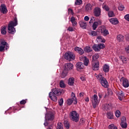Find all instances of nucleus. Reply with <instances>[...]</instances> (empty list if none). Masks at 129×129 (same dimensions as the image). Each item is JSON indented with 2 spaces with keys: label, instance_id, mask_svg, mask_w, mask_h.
I'll use <instances>...</instances> for the list:
<instances>
[{
  "label": "nucleus",
  "instance_id": "48",
  "mask_svg": "<svg viewBox=\"0 0 129 129\" xmlns=\"http://www.w3.org/2000/svg\"><path fill=\"white\" fill-rule=\"evenodd\" d=\"M64 102L63 100V98L60 99L59 100H58V104L60 105V106H62L63 105V103Z\"/></svg>",
  "mask_w": 129,
  "mask_h": 129
},
{
  "label": "nucleus",
  "instance_id": "49",
  "mask_svg": "<svg viewBox=\"0 0 129 129\" xmlns=\"http://www.w3.org/2000/svg\"><path fill=\"white\" fill-rule=\"evenodd\" d=\"M115 116L116 117H119V116H120V111H119V110L116 111Z\"/></svg>",
  "mask_w": 129,
  "mask_h": 129
},
{
  "label": "nucleus",
  "instance_id": "60",
  "mask_svg": "<svg viewBox=\"0 0 129 129\" xmlns=\"http://www.w3.org/2000/svg\"><path fill=\"white\" fill-rule=\"evenodd\" d=\"M98 96H99V98H102V94L99 93Z\"/></svg>",
  "mask_w": 129,
  "mask_h": 129
},
{
  "label": "nucleus",
  "instance_id": "42",
  "mask_svg": "<svg viewBox=\"0 0 129 129\" xmlns=\"http://www.w3.org/2000/svg\"><path fill=\"white\" fill-rule=\"evenodd\" d=\"M64 126L66 128H70V124H69V122L66 121L64 122Z\"/></svg>",
  "mask_w": 129,
  "mask_h": 129
},
{
  "label": "nucleus",
  "instance_id": "28",
  "mask_svg": "<svg viewBox=\"0 0 129 129\" xmlns=\"http://www.w3.org/2000/svg\"><path fill=\"white\" fill-rule=\"evenodd\" d=\"M81 28L82 29H86L87 26V23L85 21H80L79 22Z\"/></svg>",
  "mask_w": 129,
  "mask_h": 129
},
{
  "label": "nucleus",
  "instance_id": "23",
  "mask_svg": "<svg viewBox=\"0 0 129 129\" xmlns=\"http://www.w3.org/2000/svg\"><path fill=\"white\" fill-rule=\"evenodd\" d=\"M73 64L71 63H68L64 64V68L66 70H72L73 69Z\"/></svg>",
  "mask_w": 129,
  "mask_h": 129
},
{
  "label": "nucleus",
  "instance_id": "21",
  "mask_svg": "<svg viewBox=\"0 0 129 129\" xmlns=\"http://www.w3.org/2000/svg\"><path fill=\"white\" fill-rule=\"evenodd\" d=\"M103 107L104 108V110H106V111L111 110V108H112L111 104H105L103 106Z\"/></svg>",
  "mask_w": 129,
  "mask_h": 129
},
{
  "label": "nucleus",
  "instance_id": "64",
  "mask_svg": "<svg viewBox=\"0 0 129 129\" xmlns=\"http://www.w3.org/2000/svg\"><path fill=\"white\" fill-rule=\"evenodd\" d=\"M47 129H52V128H51L50 127H48L47 128Z\"/></svg>",
  "mask_w": 129,
  "mask_h": 129
},
{
  "label": "nucleus",
  "instance_id": "18",
  "mask_svg": "<svg viewBox=\"0 0 129 129\" xmlns=\"http://www.w3.org/2000/svg\"><path fill=\"white\" fill-rule=\"evenodd\" d=\"M94 14L95 17H99L100 14H101V10L99 8H96L94 9Z\"/></svg>",
  "mask_w": 129,
  "mask_h": 129
},
{
  "label": "nucleus",
  "instance_id": "63",
  "mask_svg": "<svg viewBox=\"0 0 129 129\" xmlns=\"http://www.w3.org/2000/svg\"><path fill=\"white\" fill-rule=\"evenodd\" d=\"M126 40H127V41H129V35L126 36Z\"/></svg>",
  "mask_w": 129,
  "mask_h": 129
},
{
  "label": "nucleus",
  "instance_id": "41",
  "mask_svg": "<svg viewBox=\"0 0 129 129\" xmlns=\"http://www.w3.org/2000/svg\"><path fill=\"white\" fill-rule=\"evenodd\" d=\"M59 85H60V87H61V88H65V87L66 86L63 80H61L60 81Z\"/></svg>",
  "mask_w": 129,
  "mask_h": 129
},
{
  "label": "nucleus",
  "instance_id": "46",
  "mask_svg": "<svg viewBox=\"0 0 129 129\" xmlns=\"http://www.w3.org/2000/svg\"><path fill=\"white\" fill-rule=\"evenodd\" d=\"M108 127L110 129H117V127L114 126V124H111L110 125H109Z\"/></svg>",
  "mask_w": 129,
  "mask_h": 129
},
{
  "label": "nucleus",
  "instance_id": "54",
  "mask_svg": "<svg viewBox=\"0 0 129 129\" xmlns=\"http://www.w3.org/2000/svg\"><path fill=\"white\" fill-rule=\"evenodd\" d=\"M124 19L126 21L129 22V14H127L124 16Z\"/></svg>",
  "mask_w": 129,
  "mask_h": 129
},
{
  "label": "nucleus",
  "instance_id": "13",
  "mask_svg": "<svg viewBox=\"0 0 129 129\" xmlns=\"http://www.w3.org/2000/svg\"><path fill=\"white\" fill-rule=\"evenodd\" d=\"M92 69L96 71L99 69V62L97 61H92Z\"/></svg>",
  "mask_w": 129,
  "mask_h": 129
},
{
  "label": "nucleus",
  "instance_id": "32",
  "mask_svg": "<svg viewBox=\"0 0 129 129\" xmlns=\"http://www.w3.org/2000/svg\"><path fill=\"white\" fill-rule=\"evenodd\" d=\"M95 77H96L97 79H98L99 81H101L102 79H104V77H102V75L100 74L97 75L96 74H95Z\"/></svg>",
  "mask_w": 129,
  "mask_h": 129
},
{
  "label": "nucleus",
  "instance_id": "52",
  "mask_svg": "<svg viewBox=\"0 0 129 129\" xmlns=\"http://www.w3.org/2000/svg\"><path fill=\"white\" fill-rule=\"evenodd\" d=\"M94 21H95V19H94V17H92L91 18V19H90L89 23H90V24H91V23H93V22H94Z\"/></svg>",
  "mask_w": 129,
  "mask_h": 129
},
{
  "label": "nucleus",
  "instance_id": "62",
  "mask_svg": "<svg viewBox=\"0 0 129 129\" xmlns=\"http://www.w3.org/2000/svg\"><path fill=\"white\" fill-rule=\"evenodd\" d=\"M84 95V93H80V97H83Z\"/></svg>",
  "mask_w": 129,
  "mask_h": 129
},
{
  "label": "nucleus",
  "instance_id": "61",
  "mask_svg": "<svg viewBox=\"0 0 129 129\" xmlns=\"http://www.w3.org/2000/svg\"><path fill=\"white\" fill-rule=\"evenodd\" d=\"M81 79L82 81H85V77H81Z\"/></svg>",
  "mask_w": 129,
  "mask_h": 129
},
{
  "label": "nucleus",
  "instance_id": "7",
  "mask_svg": "<svg viewBox=\"0 0 129 129\" xmlns=\"http://www.w3.org/2000/svg\"><path fill=\"white\" fill-rule=\"evenodd\" d=\"M105 47V46L104 45V44L100 43L98 45L94 44L93 46V49L96 52H99V51H100V49H103Z\"/></svg>",
  "mask_w": 129,
  "mask_h": 129
},
{
  "label": "nucleus",
  "instance_id": "6",
  "mask_svg": "<svg viewBox=\"0 0 129 129\" xmlns=\"http://www.w3.org/2000/svg\"><path fill=\"white\" fill-rule=\"evenodd\" d=\"M64 58L69 61H72L75 59V55L73 52H68L65 53Z\"/></svg>",
  "mask_w": 129,
  "mask_h": 129
},
{
  "label": "nucleus",
  "instance_id": "40",
  "mask_svg": "<svg viewBox=\"0 0 129 129\" xmlns=\"http://www.w3.org/2000/svg\"><path fill=\"white\" fill-rule=\"evenodd\" d=\"M56 129H64L63 128V124L61 122H58L56 126Z\"/></svg>",
  "mask_w": 129,
  "mask_h": 129
},
{
  "label": "nucleus",
  "instance_id": "12",
  "mask_svg": "<svg viewBox=\"0 0 129 129\" xmlns=\"http://www.w3.org/2000/svg\"><path fill=\"white\" fill-rule=\"evenodd\" d=\"M76 67L78 71L84 69V64L81 62H78L76 64Z\"/></svg>",
  "mask_w": 129,
  "mask_h": 129
},
{
  "label": "nucleus",
  "instance_id": "11",
  "mask_svg": "<svg viewBox=\"0 0 129 129\" xmlns=\"http://www.w3.org/2000/svg\"><path fill=\"white\" fill-rule=\"evenodd\" d=\"M120 125L122 128H126L127 127V124H126V118H125V117H122Z\"/></svg>",
  "mask_w": 129,
  "mask_h": 129
},
{
  "label": "nucleus",
  "instance_id": "35",
  "mask_svg": "<svg viewBox=\"0 0 129 129\" xmlns=\"http://www.w3.org/2000/svg\"><path fill=\"white\" fill-rule=\"evenodd\" d=\"M92 58H93L92 62H94V61H96V60H97V59L99 58V54H98V53H95L93 55Z\"/></svg>",
  "mask_w": 129,
  "mask_h": 129
},
{
  "label": "nucleus",
  "instance_id": "58",
  "mask_svg": "<svg viewBox=\"0 0 129 129\" xmlns=\"http://www.w3.org/2000/svg\"><path fill=\"white\" fill-rule=\"evenodd\" d=\"M125 50L126 53H129V45L127 47H125Z\"/></svg>",
  "mask_w": 129,
  "mask_h": 129
},
{
  "label": "nucleus",
  "instance_id": "19",
  "mask_svg": "<svg viewBox=\"0 0 129 129\" xmlns=\"http://www.w3.org/2000/svg\"><path fill=\"white\" fill-rule=\"evenodd\" d=\"M49 97H50V99L52 100V101H54V102H57V97L54 94V93L50 92L49 94Z\"/></svg>",
  "mask_w": 129,
  "mask_h": 129
},
{
  "label": "nucleus",
  "instance_id": "27",
  "mask_svg": "<svg viewBox=\"0 0 129 129\" xmlns=\"http://www.w3.org/2000/svg\"><path fill=\"white\" fill-rule=\"evenodd\" d=\"M96 41H97L98 43H105V40L104 38H102L101 36H98L97 37Z\"/></svg>",
  "mask_w": 129,
  "mask_h": 129
},
{
  "label": "nucleus",
  "instance_id": "55",
  "mask_svg": "<svg viewBox=\"0 0 129 129\" xmlns=\"http://www.w3.org/2000/svg\"><path fill=\"white\" fill-rule=\"evenodd\" d=\"M68 31H69V32H73L74 29H73V27H69L68 29Z\"/></svg>",
  "mask_w": 129,
  "mask_h": 129
},
{
  "label": "nucleus",
  "instance_id": "16",
  "mask_svg": "<svg viewBox=\"0 0 129 129\" xmlns=\"http://www.w3.org/2000/svg\"><path fill=\"white\" fill-rule=\"evenodd\" d=\"M55 95H61V93L63 92V91H61V90L59 89H53L51 92Z\"/></svg>",
  "mask_w": 129,
  "mask_h": 129
},
{
  "label": "nucleus",
  "instance_id": "20",
  "mask_svg": "<svg viewBox=\"0 0 129 129\" xmlns=\"http://www.w3.org/2000/svg\"><path fill=\"white\" fill-rule=\"evenodd\" d=\"M109 22L111 23V24H112V25H117L119 23V21H118V19L116 18H113L109 19Z\"/></svg>",
  "mask_w": 129,
  "mask_h": 129
},
{
  "label": "nucleus",
  "instance_id": "56",
  "mask_svg": "<svg viewBox=\"0 0 129 129\" xmlns=\"http://www.w3.org/2000/svg\"><path fill=\"white\" fill-rule=\"evenodd\" d=\"M68 11H69V14L73 15V10L72 9H69Z\"/></svg>",
  "mask_w": 129,
  "mask_h": 129
},
{
  "label": "nucleus",
  "instance_id": "37",
  "mask_svg": "<svg viewBox=\"0 0 129 129\" xmlns=\"http://www.w3.org/2000/svg\"><path fill=\"white\" fill-rule=\"evenodd\" d=\"M124 37L121 35H118L117 36V40L118 42H121L123 41Z\"/></svg>",
  "mask_w": 129,
  "mask_h": 129
},
{
  "label": "nucleus",
  "instance_id": "47",
  "mask_svg": "<svg viewBox=\"0 0 129 129\" xmlns=\"http://www.w3.org/2000/svg\"><path fill=\"white\" fill-rule=\"evenodd\" d=\"M102 8L103 9H104V10H106L107 12H108V11H109V7H108V6L106 5H104V4L103 5Z\"/></svg>",
  "mask_w": 129,
  "mask_h": 129
},
{
  "label": "nucleus",
  "instance_id": "44",
  "mask_svg": "<svg viewBox=\"0 0 129 129\" xmlns=\"http://www.w3.org/2000/svg\"><path fill=\"white\" fill-rule=\"evenodd\" d=\"M119 11H123L124 10V6L122 5H120L118 8Z\"/></svg>",
  "mask_w": 129,
  "mask_h": 129
},
{
  "label": "nucleus",
  "instance_id": "25",
  "mask_svg": "<svg viewBox=\"0 0 129 129\" xmlns=\"http://www.w3.org/2000/svg\"><path fill=\"white\" fill-rule=\"evenodd\" d=\"M1 12L3 14H7L8 13V9H7V6L5 4L1 5Z\"/></svg>",
  "mask_w": 129,
  "mask_h": 129
},
{
  "label": "nucleus",
  "instance_id": "53",
  "mask_svg": "<svg viewBox=\"0 0 129 129\" xmlns=\"http://www.w3.org/2000/svg\"><path fill=\"white\" fill-rule=\"evenodd\" d=\"M20 104H26L27 103L26 100H22L20 102Z\"/></svg>",
  "mask_w": 129,
  "mask_h": 129
},
{
  "label": "nucleus",
  "instance_id": "14",
  "mask_svg": "<svg viewBox=\"0 0 129 129\" xmlns=\"http://www.w3.org/2000/svg\"><path fill=\"white\" fill-rule=\"evenodd\" d=\"M101 24H102V22L100 20H99L95 22L92 25L93 30H96V29H97V27H98V25H101Z\"/></svg>",
  "mask_w": 129,
  "mask_h": 129
},
{
  "label": "nucleus",
  "instance_id": "26",
  "mask_svg": "<svg viewBox=\"0 0 129 129\" xmlns=\"http://www.w3.org/2000/svg\"><path fill=\"white\" fill-rule=\"evenodd\" d=\"M85 10L86 12H90L92 10V5L90 4H88L85 6Z\"/></svg>",
  "mask_w": 129,
  "mask_h": 129
},
{
  "label": "nucleus",
  "instance_id": "34",
  "mask_svg": "<svg viewBox=\"0 0 129 129\" xmlns=\"http://www.w3.org/2000/svg\"><path fill=\"white\" fill-rule=\"evenodd\" d=\"M71 22H72L73 26H76L77 22H76V20H75V18L74 17H72L71 18Z\"/></svg>",
  "mask_w": 129,
  "mask_h": 129
},
{
  "label": "nucleus",
  "instance_id": "51",
  "mask_svg": "<svg viewBox=\"0 0 129 129\" xmlns=\"http://www.w3.org/2000/svg\"><path fill=\"white\" fill-rule=\"evenodd\" d=\"M80 124H84L85 123V119L82 118L80 120Z\"/></svg>",
  "mask_w": 129,
  "mask_h": 129
},
{
  "label": "nucleus",
  "instance_id": "17",
  "mask_svg": "<svg viewBox=\"0 0 129 129\" xmlns=\"http://www.w3.org/2000/svg\"><path fill=\"white\" fill-rule=\"evenodd\" d=\"M101 33L104 36H107V35H109V32H108V30L106 29L105 27H102L101 29Z\"/></svg>",
  "mask_w": 129,
  "mask_h": 129
},
{
  "label": "nucleus",
  "instance_id": "8",
  "mask_svg": "<svg viewBox=\"0 0 129 129\" xmlns=\"http://www.w3.org/2000/svg\"><path fill=\"white\" fill-rule=\"evenodd\" d=\"M120 81L121 83H122V86L123 87H124L125 88H126L128 87V86H129V82H128V80L127 79H126L125 78H123V77H122L120 79Z\"/></svg>",
  "mask_w": 129,
  "mask_h": 129
},
{
  "label": "nucleus",
  "instance_id": "24",
  "mask_svg": "<svg viewBox=\"0 0 129 129\" xmlns=\"http://www.w3.org/2000/svg\"><path fill=\"white\" fill-rule=\"evenodd\" d=\"M74 82H75V79L73 77H71L68 80V84L70 86H73L74 85Z\"/></svg>",
  "mask_w": 129,
  "mask_h": 129
},
{
  "label": "nucleus",
  "instance_id": "36",
  "mask_svg": "<svg viewBox=\"0 0 129 129\" xmlns=\"http://www.w3.org/2000/svg\"><path fill=\"white\" fill-rule=\"evenodd\" d=\"M84 51L86 53H89L91 52V51H92V49H91V48H90V46H87L84 48Z\"/></svg>",
  "mask_w": 129,
  "mask_h": 129
},
{
  "label": "nucleus",
  "instance_id": "3",
  "mask_svg": "<svg viewBox=\"0 0 129 129\" xmlns=\"http://www.w3.org/2000/svg\"><path fill=\"white\" fill-rule=\"evenodd\" d=\"M91 101L94 108H96L100 102V100L98 99L97 95L95 94L91 97Z\"/></svg>",
  "mask_w": 129,
  "mask_h": 129
},
{
  "label": "nucleus",
  "instance_id": "33",
  "mask_svg": "<svg viewBox=\"0 0 129 129\" xmlns=\"http://www.w3.org/2000/svg\"><path fill=\"white\" fill-rule=\"evenodd\" d=\"M107 117L109 119H113V113L112 112H108L107 114Z\"/></svg>",
  "mask_w": 129,
  "mask_h": 129
},
{
  "label": "nucleus",
  "instance_id": "5",
  "mask_svg": "<svg viewBox=\"0 0 129 129\" xmlns=\"http://www.w3.org/2000/svg\"><path fill=\"white\" fill-rule=\"evenodd\" d=\"M71 98L68 99L67 100V105H71L73 102L74 104H77V99L76 98L74 93L72 92L71 93Z\"/></svg>",
  "mask_w": 129,
  "mask_h": 129
},
{
  "label": "nucleus",
  "instance_id": "43",
  "mask_svg": "<svg viewBox=\"0 0 129 129\" xmlns=\"http://www.w3.org/2000/svg\"><path fill=\"white\" fill-rule=\"evenodd\" d=\"M82 4V0H76L75 4L76 6H80Z\"/></svg>",
  "mask_w": 129,
  "mask_h": 129
},
{
  "label": "nucleus",
  "instance_id": "15",
  "mask_svg": "<svg viewBox=\"0 0 129 129\" xmlns=\"http://www.w3.org/2000/svg\"><path fill=\"white\" fill-rule=\"evenodd\" d=\"M100 83L103 87H104L105 88H107L108 87V83L107 82L106 78H104L101 81H100Z\"/></svg>",
  "mask_w": 129,
  "mask_h": 129
},
{
  "label": "nucleus",
  "instance_id": "50",
  "mask_svg": "<svg viewBox=\"0 0 129 129\" xmlns=\"http://www.w3.org/2000/svg\"><path fill=\"white\" fill-rule=\"evenodd\" d=\"M67 76V73L65 72H63L61 73V78H65V77Z\"/></svg>",
  "mask_w": 129,
  "mask_h": 129
},
{
  "label": "nucleus",
  "instance_id": "4",
  "mask_svg": "<svg viewBox=\"0 0 129 129\" xmlns=\"http://www.w3.org/2000/svg\"><path fill=\"white\" fill-rule=\"evenodd\" d=\"M54 113L53 112H49L45 114V121L44 123V125L45 126H47L48 125V122H47V120H53L54 118Z\"/></svg>",
  "mask_w": 129,
  "mask_h": 129
},
{
  "label": "nucleus",
  "instance_id": "38",
  "mask_svg": "<svg viewBox=\"0 0 129 129\" xmlns=\"http://www.w3.org/2000/svg\"><path fill=\"white\" fill-rule=\"evenodd\" d=\"M89 35L90 36H92V37H95L96 36H97V32L94 31H92L89 33Z\"/></svg>",
  "mask_w": 129,
  "mask_h": 129
},
{
  "label": "nucleus",
  "instance_id": "45",
  "mask_svg": "<svg viewBox=\"0 0 129 129\" xmlns=\"http://www.w3.org/2000/svg\"><path fill=\"white\" fill-rule=\"evenodd\" d=\"M120 59H121L123 63H125L126 62V58H125V57L123 56H120Z\"/></svg>",
  "mask_w": 129,
  "mask_h": 129
},
{
  "label": "nucleus",
  "instance_id": "30",
  "mask_svg": "<svg viewBox=\"0 0 129 129\" xmlns=\"http://www.w3.org/2000/svg\"><path fill=\"white\" fill-rule=\"evenodd\" d=\"M1 33L2 35H6L7 34V26L1 27Z\"/></svg>",
  "mask_w": 129,
  "mask_h": 129
},
{
  "label": "nucleus",
  "instance_id": "29",
  "mask_svg": "<svg viewBox=\"0 0 129 129\" xmlns=\"http://www.w3.org/2000/svg\"><path fill=\"white\" fill-rule=\"evenodd\" d=\"M103 70L105 73L109 72V66L107 64H105L103 68Z\"/></svg>",
  "mask_w": 129,
  "mask_h": 129
},
{
  "label": "nucleus",
  "instance_id": "22",
  "mask_svg": "<svg viewBox=\"0 0 129 129\" xmlns=\"http://www.w3.org/2000/svg\"><path fill=\"white\" fill-rule=\"evenodd\" d=\"M74 50L76 51V52L79 53L80 55H83V54H84V50H83V49L80 47H75Z\"/></svg>",
  "mask_w": 129,
  "mask_h": 129
},
{
  "label": "nucleus",
  "instance_id": "10",
  "mask_svg": "<svg viewBox=\"0 0 129 129\" xmlns=\"http://www.w3.org/2000/svg\"><path fill=\"white\" fill-rule=\"evenodd\" d=\"M9 49V44L5 41H2L0 44V52H4L5 51V48Z\"/></svg>",
  "mask_w": 129,
  "mask_h": 129
},
{
  "label": "nucleus",
  "instance_id": "31",
  "mask_svg": "<svg viewBox=\"0 0 129 129\" xmlns=\"http://www.w3.org/2000/svg\"><path fill=\"white\" fill-rule=\"evenodd\" d=\"M118 99H119V100H122V98L124 97V94L122 91L119 92V93L118 94Z\"/></svg>",
  "mask_w": 129,
  "mask_h": 129
},
{
  "label": "nucleus",
  "instance_id": "59",
  "mask_svg": "<svg viewBox=\"0 0 129 129\" xmlns=\"http://www.w3.org/2000/svg\"><path fill=\"white\" fill-rule=\"evenodd\" d=\"M85 101H86V102H89V98L88 97H86L85 99Z\"/></svg>",
  "mask_w": 129,
  "mask_h": 129
},
{
  "label": "nucleus",
  "instance_id": "1",
  "mask_svg": "<svg viewBox=\"0 0 129 129\" xmlns=\"http://www.w3.org/2000/svg\"><path fill=\"white\" fill-rule=\"evenodd\" d=\"M18 25V19L17 17L14 19V21L10 22L8 25V32L10 34H15L16 33V28L14 27Z\"/></svg>",
  "mask_w": 129,
  "mask_h": 129
},
{
  "label": "nucleus",
  "instance_id": "9",
  "mask_svg": "<svg viewBox=\"0 0 129 129\" xmlns=\"http://www.w3.org/2000/svg\"><path fill=\"white\" fill-rule=\"evenodd\" d=\"M79 59L80 61L84 62V66H88V64H89V59H88V58L85 56L82 55L79 57Z\"/></svg>",
  "mask_w": 129,
  "mask_h": 129
},
{
  "label": "nucleus",
  "instance_id": "2",
  "mask_svg": "<svg viewBox=\"0 0 129 129\" xmlns=\"http://www.w3.org/2000/svg\"><path fill=\"white\" fill-rule=\"evenodd\" d=\"M70 118L73 121L78 122L79 121V114L76 111H73L70 114Z\"/></svg>",
  "mask_w": 129,
  "mask_h": 129
},
{
  "label": "nucleus",
  "instance_id": "39",
  "mask_svg": "<svg viewBox=\"0 0 129 129\" xmlns=\"http://www.w3.org/2000/svg\"><path fill=\"white\" fill-rule=\"evenodd\" d=\"M108 16L109 18L115 17V15H114V13H113V11H109L108 13Z\"/></svg>",
  "mask_w": 129,
  "mask_h": 129
},
{
  "label": "nucleus",
  "instance_id": "57",
  "mask_svg": "<svg viewBox=\"0 0 129 129\" xmlns=\"http://www.w3.org/2000/svg\"><path fill=\"white\" fill-rule=\"evenodd\" d=\"M84 21H86V22H88V21H89V17L85 16L84 17Z\"/></svg>",
  "mask_w": 129,
  "mask_h": 129
}]
</instances>
